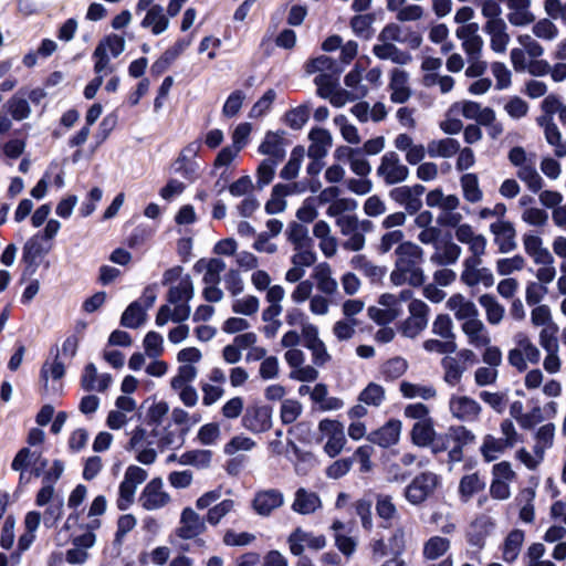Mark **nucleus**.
Wrapping results in <instances>:
<instances>
[{
    "label": "nucleus",
    "mask_w": 566,
    "mask_h": 566,
    "mask_svg": "<svg viewBox=\"0 0 566 566\" xmlns=\"http://www.w3.org/2000/svg\"><path fill=\"white\" fill-rule=\"evenodd\" d=\"M443 369V380L451 387L459 385L465 373V366H462L454 356H446L441 360Z\"/></svg>",
    "instance_id": "48"
},
{
    "label": "nucleus",
    "mask_w": 566,
    "mask_h": 566,
    "mask_svg": "<svg viewBox=\"0 0 566 566\" xmlns=\"http://www.w3.org/2000/svg\"><path fill=\"white\" fill-rule=\"evenodd\" d=\"M460 186L462 189L463 197L471 203H476L482 200L483 192L479 185V179L475 174H464L460 178Z\"/></svg>",
    "instance_id": "51"
},
{
    "label": "nucleus",
    "mask_w": 566,
    "mask_h": 566,
    "mask_svg": "<svg viewBox=\"0 0 566 566\" xmlns=\"http://www.w3.org/2000/svg\"><path fill=\"white\" fill-rule=\"evenodd\" d=\"M525 539V534L521 530L511 531L504 539L502 546V558L506 563H513L517 559Z\"/></svg>",
    "instance_id": "41"
},
{
    "label": "nucleus",
    "mask_w": 566,
    "mask_h": 566,
    "mask_svg": "<svg viewBox=\"0 0 566 566\" xmlns=\"http://www.w3.org/2000/svg\"><path fill=\"white\" fill-rule=\"evenodd\" d=\"M483 31L490 36V46L495 53H504L510 42L506 22L484 24Z\"/></svg>",
    "instance_id": "36"
},
{
    "label": "nucleus",
    "mask_w": 566,
    "mask_h": 566,
    "mask_svg": "<svg viewBox=\"0 0 566 566\" xmlns=\"http://www.w3.org/2000/svg\"><path fill=\"white\" fill-rule=\"evenodd\" d=\"M50 249L51 247L45 244L40 233L34 234L24 243L22 249V262L25 263L28 268H31V273L36 270L40 259L45 255Z\"/></svg>",
    "instance_id": "25"
},
{
    "label": "nucleus",
    "mask_w": 566,
    "mask_h": 566,
    "mask_svg": "<svg viewBox=\"0 0 566 566\" xmlns=\"http://www.w3.org/2000/svg\"><path fill=\"white\" fill-rule=\"evenodd\" d=\"M439 485V475L432 472H422L406 486L405 499L412 505L422 504L433 495Z\"/></svg>",
    "instance_id": "6"
},
{
    "label": "nucleus",
    "mask_w": 566,
    "mask_h": 566,
    "mask_svg": "<svg viewBox=\"0 0 566 566\" xmlns=\"http://www.w3.org/2000/svg\"><path fill=\"white\" fill-rule=\"evenodd\" d=\"M424 262L423 249L411 242L400 243L395 249V264L390 273V282L400 286L408 284L412 287L422 286L426 281L422 264Z\"/></svg>",
    "instance_id": "2"
},
{
    "label": "nucleus",
    "mask_w": 566,
    "mask_h": 566,
    "mask_svg": "<svg viewBox=\"0 0 566 566\" xmlns=\"http://www.w3.org/2000/svg\"><path fill=\"white\" fill-rule=\"evenodd\" d=\"M526 266V259L521 254L510 258H500L495 261V270L501 276H509L513 273L521 272Z\"/></svg>",
    "instance_id": "54"
},
{
    "label": "nucleus",
    "mask_w": 566,
    "mask_h": 566,
    "mask_svg": "<svg viewBox=\"0 0 566 566\" xmlns=\"http://www.w3.org/2000/svg\"><path fill=\"white\" fill-rule=\"evenodd\" d=\"M373 53L380 60H390L401 65L411 61V55L408 52L401 51L388 41H380L379 44L374 45Z\"/></svg>",
    "instance_id": "38"
},
{
    "label": "nucleus",
    "mask_w": 566,
    "mask_h": 566,
    "mask_svg": "<svg viewBox=\"0 0 566 566\" xmlns=\"http://www.w3.org/2000/svg\"><path fill=\"white\" fill-rule=\"evenodd\" d=\"M490 494L493 499L505 501L511 496V484L517 475L509 461H501L492 467Z\"/></svg>",
    "instance_id": "7"
},
{
    "label": "nucleus",
    "mask_w": 566,
    "mask_h": 566,
    "mask_svg": "<svg viewBox=\"0 0 566 566\" xmlns=\"http://www.w3.org/2000/svg\"><path fill=\"white\" fill-rule=\"evenodd\" d=\"M379 41L407 44L411 49H418L421 44V36L409 28L397 23L387 24L378 35Z\"/></svg>",
    "instance_id": "17"
},
{
    "label": "nucleus",
    "mask_w": 566,
    "mask_h": 566,
    "mask_svg": "<svg viewBox=\"0 0 566 566\" xmlns=\"http://www.w3.org/2000/svg\"><path fill=\"white\" fill-rule=\"evenodd\" d=\"M410 75L407 71L395 67L389 76L390 101L396 104L406 103L411 96Z\"/></svg>",
    "instance_id": "19"
},
{
    "label": "nucleus",
    "mask_w": 566,
    "mask_h": 566,
    "mask_svg": "<svg viewBox=\"0 0 566 566\" xmlns=\"http://www.w3.org/2000/svg\"><path fill=\"white\" fill-rule=\"evenodd\" d=\"M548 213L538 207H528L521 212V220L534 228H545L548 223Z\"/></svg>",
    "instance_id": "64"
},
{
    "label": "nucleus",
    "mask_w": 566,
    "mask_h": 566,
    "mask_svg": "<svg viewBox=\"0 0 566 566\" xmlns=\"http://www.w3.org/2000/svg\"><path fill=\"white\" fill-rule=\"evenodd\" d=\"M273 410L266 405H251L242 417V426L253 433L266 432L272 427Z\"/></svg>",
    "instance_id": "14"
},
{
    "label": "nucleus",
    "mask_w": 566,
    "mask_h": 566,
    "mask_svg": "<svg viewBox=\"0 0 566 566\" xmlns=\"http://www.w3.org/2000/svg\"><path fill=\"white\" fill-rule=\"evenodd\" d=\"M436 436L433 419L424 422H415L410 431L411 442L420 448H426L433 443Z\"/></svg>",
    "instance_id": "40"
},
{
    "label": "nucleus",
    "mask_w": 566,
    "mask_h": 566,
    "mask_svg": "<svg viewBox=\"0 0 566 566\" xmlns=\"http://www.w3.org/2000/svg\"><path fill=\"white\" fill-rule=\"evenodd\" d=\"M480 305L485 311L486 321L491 325H499L505 313L503 305L491 294H483L479 297Z\"/></svg>",
    "instance_id": "49"
},
{
    "label": "nucleus",
    "mask_w": 566,
    "mask_h": 566,
    "mask_svg": "<svg viewBox=\"0 0 566 566\" xmlns=\"http://www.w3.org/2000/svg\"><path fill=\"white\" fill-rule=\"evenodd\" d=\"M282 314V311L279 308H271L265 307L262 311V321L264 322V326L262 327L261 332L263 335L271 339L274 338L279 331L282 327V322L280 321V315Z\"/></svg>",
    "instance_id": "53"
},
{
    "label": "nucleus",
    "mask_w": 566,
    "mask_h": 566,
    "mask_svg": "<svg viewBox=\"0 0 566 566\" xmlns=\"http://www.w3.org/2000/svg\"><path fill=\"white\" fill-rule=\"evenodd\" d=\"M460 327L465 336L467 344L474 349L481 350L492 343L490 332L480 317L467 322V324H461Z\"/></svg>",
    "instance_id": "21"
},
{
    "label": "nucleus",
    "mask_w": 566,
    "mask_h": 566,
    "mask_svg": "<svg viewBox=\"0 0 566 566\" xmlns=\"http://www.w3.org/2000/svg\"><path fill=\"white\" fill-rule=\"evenodd\" d=\"M147 317V311L143 307L140 302L130 303L120 317V324L127 328H138L142 326Z\"/></svg>",
    "instance_id": "50"
},
{
    "label": "nucleus",
    "mask_w": 566,
    "mask_h": 566,
    "mask_svg": "<svg viewBox=\"0 0 566 566\" xmlns=\"http://www.w3.org/2000/svg\"><path fill=\"white\" fill-rule=\"evenodd\" d=\"M286 234L293 249L313 245L307 228L298 222H292L287 228Z\"/></svg>",
    "instance_id": "62"
},
{
    "label": "nucleus",
    "mask_w": 566,
    "mask_h": 566,
    "mask_svg": "<svg viewBox=\"0 0 566 566\" xmlns=\"http://www.w3.org/2000/svg\"><path fill=\"white\" fill-rule=\"evenodd\" d=\"M514 347L509 352L507 360L518 371L527 369L528 364H537L541 352L526 333L520 332L514 336Z\"/></svg>",
    "instance_id": "4"
},
{
    "label": "nucleus",
    "mask_w": 566,
    "mask_h": 566,
    "mask_svg": "<svg viewBox=\"0 0 566 566\" xmlns=\"http://www.w3.org/2000/svg\"><path fill=\"white\" fill-rule=\"evenodd\" d=\"M142 28L149 29L154 35L164 33L169 27V18L160 4L153 6L140 22Z\"/></svg>",
    "instance_id": "34"
},
{
    "label": "nucleus",
    "mask_w": 566,
    "mask_h": 566,
    "mask_svg": "<svg viewBox=\"0 0 566 566\" xmlns=\"http://www.w3.org/2000/svg\"><path fill=\"white\" fill-rule=\"evenodd\" d=\"M446 306L461 324H467V322L479 318L476 305L460 293L451 295Z\"/></svg>",
    "instance_id": "20"
},
{
    "label": "nucleus",
    "mask_w": 566,
    "mask_h": 566,
    "mask_svg": "<svg viewBox=\"0 0 566 566\" xmlns=\"http://www.w3.org/2000/svg\"><path fill=\"white\" fill-rule=\"evenodd\" d=\"M171 502L161 478H154L143 488L138 496L139 505L148 512L165 509Z\"/></svg>",
    "instance_id": "9"
},
{
    "label": "nucleus",
    "mask_w": 566,
    "mask_h": 566,
    "mask_svg": "<svg viewBox=\"0 0 566 566\" xmlns=\"http://www.w3.org/2000/svg\"><path fill=\"white\" fill-rule=\"evenodd\" d=\"M516 176L532 192H538L543 188L544 181L536 169V161L518 169Z\"/></svg>",
    "instance_id": "60"
},
{
    "label": "nucleus",
    "mask_w": 566,
    "mask_h": 566,
    "mask_svg": "<svg viewBox=\"0 0 566 566\" xmlns=\"http://www.w3.org/2000/svg\"><path fill=\"white\" fill-rule=\"evenodd\" d=\"M303 412V405L293 398L283 399L280 406V419L283 424L295 422Z\"/></svg>",
    "instance_id": "63"
},
{
    "label": "nucleus",
    "mask_w": 566,
    "mask_h": 566,
    "mask_svg": "<svg viewBox=\"0 0 566 566\" xmlns=\"http://www.w3.org/2000/svg\"><path fill=\"white\" fill-rule=\"evenodd\" d=\"M113 382V378L109 374H98L94 364H88L85 366L81 384L85 390L92 391H105L111 384Z\"/></svg>",
    "instance_id": "32"
},
{
    "label": "nucleus",
    "mask_w": 566,
    "mask_h": 566,
    "mask_svg": "<svg viewBox=\"0 0 566 566\" xmlns=\"http://www.w3.org/2000/svg\"><path fill=\"white\" fill-rule=\"evenodd\" d=\"M307 155L312 159L324 158L333 145L332 134L322 127H314L308 133Z\"/></svg>",
    "instance_id": "26"
},
{
    "label": "nucleus",
    "mask_w": 566,
    "mask_h": 566,
    "mask_svg": "<svg viewBox=\"0 0 566 566\" xmlns=\"http://www.w3.org/2000/svg\"><path fill=\"white\" fill-rule=\"evenodd\" d=\"M200 149L201 143L199 140H193L187 144L181 149L179 156L174 163L175 171L187 179L197 178L200 167L196 160V157L198 156Z\"/></svg>",
    "instance_id": "16"
},
{
    "label": "nucleus",
    "mask_w": 566,
    "mask_h": 566,
    "mask_svg": "<svg viewBox=\"0 0 566 566\" xmlns=\"http://www.w3.org/2000/svg\"><path fill=\"white\" fill-rule=\"evenodd\" d=\"M259 153L268 156V159L282 161L285 157V146L282 135L268 132L263 142L259 146Z\"/></svg>",
    "instance_id": "37"
},
{
    "label": "nucleus",
    "mask_w": 566,
    "mask_h": 566,
    "mask_svg": "<svg viewBox=\"0 0 566 566\" xmlns=\"http://www.w3.org/2000/svg\"><path fill=\"white\" fill-rule=\"evenodd\" d=\"M402 423L398 419H390L380 428L371 431L367 436V440L381 448L396 446L401 436Z\"/></svg>",
    "instance_id": "18"
},
{
    "label": "nucleus",
    "mask_w": 566,
    "mask_h": 566,
    "mask_svg": "<svg viewBox=\"0 0 566 566\" xmlns=\"http://www.w3.org/2000/svg\"><path fill=\"white\" fill-rule=\"evenodd\" d=\"M181 272L182 269L177 266L164 273L163 283L170 284V287L167 293V303L159 307L156 315L155 322L159 327L168 322H185L190 316L189 302L195 295V289L190 275H182Z\"/></svg>",
    "instance_id": "1"
},
{
    "label": "nucleus",
    "mask_w": 566,
    "mask_h": 566,
    "mask_svg": "<svg viewBox=\"0 0 566 566\" xmlns=\"http://www.w3.org/2000/svg\"><path fill=\"white\" fill-rule=\"evenodd\" d=\"M451 547L450 539L442 536H431L423 544L422 556L427 560H436L444 556Z\"/></svg>",
    "instance_id": "45"
},
{
    "label": "nucleus",
    "mask_w": 566,
    "mask_h": 566,
    "mask_svg": "<svg viewBox=\"0 0 566 566\" xmlns=\"http://www.w3.org/2000/svg\"><path fill=\"white\" fill-rule=\"evenodd\" d=\"M235 502L231 499H224L213 506L209 507L205 515L207 524L217 526L220 522L235 509Z\"/></svg>",
    "instance_id": "52"
},
{
    "label": "nucleus",
    "mask_w": 566,
    "mask_h": 566,
    "mask_svg": "<svg viewBox=\"0 0 566 566\" xmlns=\"http://www.w3.org/2000/svg\"><path fill=\"white\" fill-rule=\"evenodd\" d=\"M460 149V143L453 138H443L431 140L427 146V151L432 158H450Z\"/></svg>",
    "instance_id": "46"
},
{
    "label": "nucleus",
    "mask_w": 566,
    "mask_h": 566,
    "mask_svg": "<svg viewBox=\"0 0 566 566\" xmlns=\"http://www.w3.org/2000/svg\"><path fill=\"white\" fill-rule=\"evenodd\" d=\"M485 482L478 473L464 475L459 483V495L462 502H469L475 494L483 491Z\"/></svg>",
    "instance_id": "47"
},
{
    "label": "nucleus",
    "mask_w": 566,
    "mask_h": 566,
    "mask_svg": "<svg viewBox=\"0 0 566 566\" xmlns=\"http://www.w3.org/2000/svg\"><path fill=\"white\" fill-rule=\"evenodd\" d=\"M426 205L430 208L440 209L437 222L442 227H455L463 219L462 214L457 211L460 199L455 195L446 196L439 188L427 193Z\"/></svg>",
    "instance_id": "3"
},
{
    "label": "nucleus",
    "mask_w": 566,
    "mask_h": 566,
    "mask_svg": "<svg viewBox=\"0 0 566 566\" xmlns=\"http://www.w3.org/2000/svg\"><path fill=\"white\" fill-rule=\"evenodd\" d=\"M284 504V495L276 489L262 490L255 493L252 501L253 510L261 516H269Z\"/></svg>",
    "instance_id": "23"
},
{
    "label": "nucleus",
    "mask_w": 566,
    "mask_h": 566,
    "mask_svg": "<svg viewBox=\"0 0 566 566\" xmlns=\"http://www.w3.org/2000/svg\"><path fill=\"white\" fill-rule=\"evenodd\" d=\"M290 552L295 555H302L306 549L321 551L325 548L327 538L323 534H315L302 527H296L287 537Z\"/></svg>",
    "instance_id": "11"
},
{
    "label": "nucleus",
    "mask_w": 566,
    "mask_h": 566,
    "mask_svg": "<svg viewBox=\"0 0 566 566\" xmlns=\"http://www.w3.org/2000/svg\"><path fill=\"white\" fill-rule=\"evenodd\" d=\"M511 448L512 447L503 439L496 438L492 434H486L483 438L480 452L485 462H492L499 459L507 449Z\"/></svg>",
    "instance_id": "43"
},
{
    "label": "nucleus",
    "mask_w": 566,
    "mask_h": 566,
    "mask_svg": "<svg viewBox=\"0 0 566 566\" xmlns=\"http://www.w3.org/2000/svg\"><path fill=\"white\" fill-rule=\"evenodd\" d=\"M318 431L321 439L326 440L325 453L331 458L337 457L347 441L343 423L335 419H323L318 422Z\"/></svg>",
    "instance_id": "8"
},
{
    "label": "nucleus",
    "mask_w": 566,
    "mask_h": 566,
    "mask_svg": "<svg viewBox=\"0 0 566 566\" xmlns=\"http://www.w3.org/2000/svg\"><path fill=\"white\" fill-rule=\"evenodd\" d=\"M482 259L465 258L462 265L461 281L469 287L476 285H483L484 287H491L494 285V275L489 268L482 266Z\"/></svg>",
    "instance_id": "12"
},
{
    "label": "nucleus",
    "mask_w": 566,
    "mask_h": 566,
    "mask_svg": "<svg viewBox=\"0 0 566 566\" xmlns=\"http://www.w3.org/2000/svg\"><path fill=\"white\" fill-rule=\"evenodd\" d=\"M531 0H506L507 20L514 27H526L535 22Z\"/></svg>",
    "instance_id": "27"
},
{
    "label": "nucleus",
    "mask_w": 566,
    "mask_h": 566,
    "mask_svg": "<svg viewBox=\"0 0 566 566\" xmlns=\"http://www.w3.org/2000/svg\"><path fill=\"white\" fill-rule=\"evenodd\" d=\"M494 242L501 253H510L517 247L516 231L510 221L500 220L490 226Z\"/></svg>",
    "instance_id": "22"
},
{
    "label": "nucleus",
    "mask_w": 566,
    "mask_h": 566,
    "mask_svg": "<svg viewBox=\"0 0 566 566\" xmlns=\"http://www.w3.org/2000/svg\"><path fill=\"white\" fill-rule=\"evenodd\" d=\"M358 203L355 199L352 198H339L333 201L327 210L326 216L333 218L335 222L337 219L345 218L346 216H350L356 211Z\"/></svg>",
    "instance_id": "55"
},
{
    "label": "nucleus",
    "mask_w": 566,
    "mask_h": 566,
    "mask_svg": "<svg viewBox=\"0 0 566 566\" xmlns=\"http://www.w3.org/2000/svg\"><path fill=\"white\" fill-rule=\"evenodd\" d=\"M148 476L146 470L137 465H129L125 470L124 478L118 485L116 506L119 511H127L135 502L138 485Z\"/></svg>",
    "instance_id": "5"
},
{
    "label": "nucleus",
    "mask_w": 566,
    "mask_h": 566,
    "mask_svg": "<svg viewBox=\"0 0 566 566\" xmlns=\"http://www.w3.org/2000/svg\"><path fill=\"white\" fill-rule=\"evenodd\" d=\"M4 107L11 115L12 119L18 122L27 119L31 115V107L28 101L19 94L10 97Z\"/></svg>",
    "instance_id": "58"
},
{
    "label": "nucleus",
    "mask_w": 566,
    "mask_h": 566,
    "mask_svg": "<svg viewBox=\"0 0 566 566\" xmlns=\"http://www.w3.org/2000/svg\"><path fill=\"white\" fill-rule=\"evenodd\" d=\"M533 263L535 265H541L539 268H537L535 273V277L537 280L536 282L546 286L555 280L557 271L555 268V260L553 254L541 259V261H535Z\"/></svg>",
    "instance_id": "57"
},
{
    "label": "nucleus",
    "mask_w": 566,
    "mask_h": 566,
    "mask_svg": "<svg viewBox=\"0 0 566 566\" xmlns=\"http://www.w3.org/2000/svg\"><path fill=\"white\" fill-rule=\"evenodd\" d=\"M546 548L542 543H533L528 546L525 556H524V565L525 566H556L549 559L545 558Z\"/></svg>",
    "instance_id": "59"
},
{
    "label": "nucleus",
    "mask_w": 566,
    "mask_h": 566,
    "mask_svg": "<svg viewBox=\"0 0 566 566\" xmlns=\"http://www.w3.org/2000/svg\"><path fill=\"white\" fill-rule=\"evenodd\" d=\"M195 270L205 271L202 277L205 285H218L220 275L226 270V263L221 259L200 260L195 264Z\"/></svg>",
    "instance_id": "39"
},
{
    "label": "nucleus",
    "mask_w": 566,
    "mask_h": 566,
    "mask_svg": "<svg viewBox=\"0 0 566 566\" xmlns=\"http://www.w3.org/2000/svg\"><path fill=\"white\" fill-rule=\"evenodd\" d=\"M522 244L524 252L533 262L541 261L552 254V252L544 245L542 235L535 231H526L522 235Z\"/></svg>",
    "instance_id": "35"
},
{
    "label": "nucleus",
    "mask_w": 566,
    "mask_h": 566,
    "mask_svg": "<svg viewBox=\"0 0 566 566\" xmlns=\"http://www.w3.org/2000/svg\"><path fill=\"white\" fill-rule=\"evenodd\" d=\"M305 156V149L302 146H297L293 148L291 151V156L286 165L280 172V177L285 180H292L297 177L302 161Z\"/></svg>",
    "instance_id": "56"
},
{
    "label": "nucleus",
    "mask_w": 566,
    "mask_h": 566,
    "mask_svg": "<svg viewBox=\"0 0 566 566\" xmlns=\"http://www.w3.org/2000/svg\"><path fill=\"white\" fill-rule=\"evenodd\" d=\"M491 107H483L480 103L464 99L451 105L450 113L460 114L467 119L475 120L479 125L488 123Z\"/></svg>",
    "instance_id": "28"
},
{
    "label": "nucleus",
    "mask_w": 566,
    "mask_h": 566,
    "mask_svg": "<svg viewBox=\"0 0 566 566\" xmlns=\"http://www.w3.org/2000/svg\"><path fill=\"white\" fill-rule=\"evenodd\" d=\"M399 390L407 399L420 398L423 400H430L437 397V389L430 384H413L403 380L399 385Z\"/></svg>",
    "instance_id": "42"
},
{
    "label": "nucleus",
    "mask_w": 566,
    "mask_h": 566,
    "mask_svg": "<svg viewBox=\"0 0 566 566\" xmlns=\"http://www.w3.org/2000/svg\"><path fill=\"white\" fill-rule=\"evenodd\" d=\"M450 415L461 422L473 423L480 420L482 406L467 395L452 394L448 401Z\"/></svg>",
    "instance_id": "10"
},
{
    "label": "nucleus",
    "mask_w": 566,
    "mask_h": 566,
    "mask_svg": "<svg viewBox=\"0 0 566 566\" xmlns=\"http://www.w3.org/2000/svg\"><path fill=\"white\" fill-rule=\"evenodd\" d=\"M494 526L495 523L491 516L485 514L479 515L469 526L467 533L469 544L481 549Z\"/></svg>",
    "instance_id": "24"
},
{
    "label": "nucleus",
    "mask_w": 566,
    "mask_h": 566,
    "mask_svg": "<svg viewBox=\"0 0 566 566\" xmlns=\"http://www.w3.org/2000/svg\"><path fill=\"white\" fill-rule=\"evenodd\" d=\"M207 531V522L192 507L187 506L181 511L179 525L175 535L182 539H193Z\"/></svg>",
    "instance_id": "15"
},
{
    "label": "nucleus",
    "mask_w": 566,
    "mask_h": 566,
    "mask_svg": "<svg viewBox=\"0 0 566 566\" xmlns=\"http://www.w3.org/2000/svg\"><path fill=\"white\" fill-rule=\"evenodd\" d=\"M322 507V501L317 493L300 488L295 491L291 509L298 514L310 515Z\"/></svg>",
    "instance_id": "29"
},
{
    "label": "nucleus",
    "mask_w": 566,
    "mask_h": 566,
    "mask_svg": "<svg viewBox=\"0 0 566 566\" xmlns=\"http://www.w3.org/2000/svg\"><path fill=\"white\" fill-rule=\"evenodd\" d=\"M462 249L454 242L448 241L443 244H436L430 262L439 266L455 264L461 256Z\"/></svg>",
    "instance_id": "33"
},
{
    "label": "nucleus",
    "mask_w": 566,
    "mask_h": 566,
    "mask_svg": "<svg viewBox=\"0 0 566 566\" xmlns=\"http://www.w3.org/2000/svg\"><path fill=\"white\" fill-rule=\"evenodd\" d=\"M537 124L544 130L546 142L554 148L558 158L566 157V142L563 139L558 127L548 117H537Z\"/></svg>",
    "instance_id": "31"
},
{
    "label": "nucleus",
    "mask_w": 566,
    "mask_h": 566,
    "mask_svg": "<svg viewBox=\"0 0 566 566\" xmlns=\"http://www.w3.org/2000/svg\"><path fill=\"white\" fill-rule=\"evenodd\" d=\"M350 266L359 271L371 282L379 281L386 273V270L376 265L365 254H356L350 259Z\"/></svg>",
    "instance_id": "44"
},
{
    "label": "nucleus",
    "mask_w": 566,
    "mask_h": 566,
    "mask_svg": "<svg viewBox=\"0 0 566 566\" xmlns=\"http://www.w3.org/2000/svg\"><path fill=\"white\" fill-rule=\"evenodd\" d=\"M440 440H452L455 446L463 448L475 441V434L464 426H454L447 433L440 434Z\"/></svg>",
    "instance_id": "61"
},
{
    "label": "nucleus",
    "mask_w": 566,
    "mask_h": 566,
    "mask_svg": "<svg viewBox=\"0 0 566 566\" xmlns=\"http://www.w3.org/2000/svg\"><path fill=\"white\" fill-rule=\"evenodd\" d=\"M312 277L321 293L333 295L337 292L338 283L333 276V270L327 262L318 263L312 272Z\"/></svg>",
    "instance_id": "30"
},
{
    "label": "nucleus",
    "mask_w": 566,
    "mask_h": 566,
    "mask_svg": "<svg viewBox=\"0 0 566 566\" xmlns=\"http://www.w3.org/2000/svg\"><path fill=\"white\" fill-rule=\"evenodd\" d=\"M377 175L386 185H396L408 178L409 169L395 151H388L381 157Z\"/></svg>",
    "instance_id": "13"
}]
</instances>
